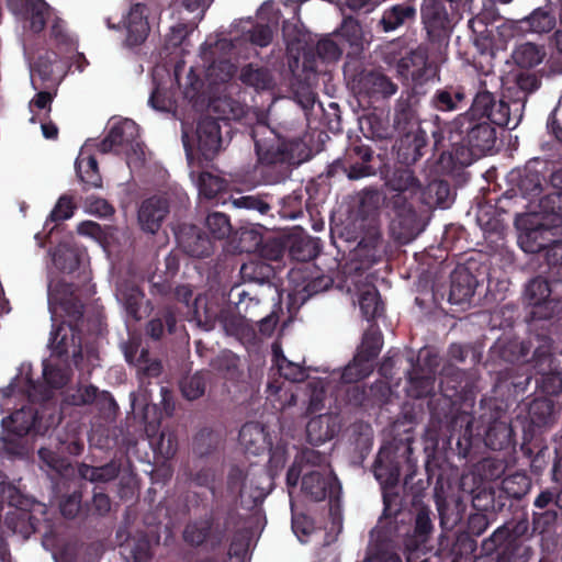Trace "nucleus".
Masks as SVG:
<instances>
[{
    "instance_id": "f257e3e1",
    "label": "nucleus",
    "mask_w": 562,
    "mask_h": 562,
    "mask_svg": "<svg viewBox=\"0 0 562 562\" xmlns=\"http://www.w3.org/2000/svg\"><path fill=\"white\" fill-rule=\"evenodd\" d=\"M49 347L52 355L43 364V376L50 389H59L68 382L70 358L79 371L90 373L97 366L95 352L89 348L83 352L80 337L69 325L63 324L50 334Z\"/></svg>"
},
{
    "instance_id": "f03ea898",
    "label": "nucleus",
    "mask_w": 562,
    "mask_h": 562,
    "mask_svg": "<svg viewBox=\"0 0 562 562\" xmlns=\"http://www.w3.org/2000/svg\"><path fill=\"white\" fill-rule=\"evenodd\" d=\"M301 474L300 491L306 499L321 502L340 488L327 464L313 450L304 451L288 472L286 481L291 497L295 493Z\"/></svg>"
},
{
    "instance_id": "7ed1b4c3",
    "label": "nucleus",
    "mask_w": 562,
    "mask_h": 562,
    "mask_svg": "<svg viewBox=\"0 0 562 562\" xmlns=\"http://www.w3.org/2000/svg\"><path fill=\"white\" fill-rule=\"evenodd\" d=\"M496 16L494 3L487 0L482 12L469 21L473 43L482 53L504 49L509 41L524 33L520 20H505L495 27L490 25Z\"/></svg>"
},
{
    "instance_id": "20e7f679",
    "label": "nucleus",
    "mask_w": 562,
    "mask_h": 562,
    "mask_svg": "<svg viewBox=\"0 0 562 562\" xmlns=\"http://www.w3.org/2000/svg\"><path fill=\"white\" fill-rule=\"evenodd\" d=\"M525 108V99H515L510 104L503 100L496 101L492 93L483 91L476 94L470 110L475 120L486 119L495 125L514 130L520 122Z\"/></svg>"
},
{
    "instance_id": "39448f33",
    "label": "nucleus",
    "mask_w": 562,
    "mask_h": 562,
    "mask_svg": "<svg viewBox=\"0 0 562 562\" xmlns=\"http://www.w3.org/2000/svg\"><path fill=\"white\" fill-rule=\"evenodd\" d=\"M182 140L192 178V167L195 160L194 149L196 154H200L205 159H212L221 149L222 136L218 121L209 117L201 120L193 134H189L183 130Z\"/></svg>"
},
{
    "instance_id": "423d86ee",
    "label": "nucleus",
    "mask_w": 562,
    "mask_h": 562,
    "mask_svg": "<svg viewBox=\"0 0 562 562\" xmlns=\"http://www.w3.org/2000/svg\"><path fill=\"white\" fill-rule=\"evenodd\" d=\"M25 394L33 402L44 401L50 396V390L42 385H35L32 381L31 366L27 363H23L13 381L5 389L0 390V411H11L16 401Z\"/></svg>"
},
{
    "instance_id": "0eeeda50",
    "label": "nucleus",
    "mask_w": 562,
    "mask_h": 562,
    "mask_svg": "<svg viewBox=\"0 0 562 562\" xmlns=\"http://www.w3.org/2000/svg\"><path fill=\"white\" fill-rule=\"evenodd\" d=\"M361 351L355 357L342 372H333L331 380L339 379L342 384L356 383L372 371V359L379 353L381 342L379 336H366Z\"/></svg>"
},
{
    "instance_id": "6e6552de",
    "label": "nucleus",
    "mask_w": 562,
    "mask_h": 562,
    "mask_svg": "<svg viewBox=\"0 0 562 562\" xmlns=\"http://www.w3.org/2000/svg\"><path fill=\"white\" fill-rule=\"evenodd\" d=\"M268 481L266 475L233 469L228 476V488L240 497L243 504L250 506L263 499L267 490L263 483Z\"/></svg>"
},
{
    "instance_id": "1a4fd4ad",
    "label": "nucleus",
    "mask_w": 562,
    "mask_h": 562,
    "mask_svg": "<svg viewBox=\"0 0 562 562\" xmlns=\"http://www.w3.org/2000/svg\"><path fill=\"white\" fill-rule=\"evenodd\" d=\"M121 29L125 32V46L134 47L145 42L149 34L147 9L136 3L123 15Z\"/></svg>"
},
{
    "instance_id": "9d476101",
    "label": "nucleus",
    "mask_w": 562,
    "mask_h": 562,
    "mask_svg": "<svg viewBox=\"0 0 562 562\" xmlns=\"http://www.w3.org/2000/svg\"><path fill=\"white\" fill-rule=\"evenodd\" d=\"M9 5L23 26L35 33L44 29L49 16V7L44 0H9Z\"/></svg>"
},
{
    "instance_id": "9b49d317",
    "label": "nucleus",
    "mask_w": 562,
    "mask_h": 562,
    "mask_svg": "<svg viewBox=\"0 0 562 562\" xmlns=\"http://www.w3.org/2000/svg\"><path fill=\"white\" fill-rule=\"evenodd\" d=\"M306 269L308 270V274L306 276L301 274L300 270H293L290 273L292 281L296 282L302 279L304 283L289 294L292 304L297 302H300V304L304 303L310 296L327 290L333 283V279L329 276L312 271L311 266H307Z\"/></svg>"
},
{
    "instance_id": "f8f14e48",
    "label": "nucleus",
    "mask_w": 562,
    "mask_h": 562,
    "mask_svg": "<svg viewBox=\"0 0 562 562\" xmlns=\"http://www.w3.org/2000/svg\"><path fill=\"white\" fill-rule=\"evenodd\" d=\"M169 205L162 196H151L142 202L138 209L137 218L139 226L146 233L155 234L161 226Z\"/></svg>"
},
{
    "instance_id": "ddd939ff",
    "label": "nucleus",
    "mask_w": 562,
    "mask_h": 562,
    "mask_svg": "<svg viewBox=\"0 0 562 562\" xmlns=\"http://www.w3.org/2000/svg\"><path fill=\"white\" fill-rule=\"evenodd\" d=\"M138 137V127L128 119H121L111 123L108 136L98 145L101 153H108L119 147H125Z\"/></svg>"
},
{
    "instance_id": "4468645a",
    "label": "nucleus",
    "mask_w": 562,
    "mask_h": 562,
    "mask_svg": "<svg viewBox=\"0 0 562 562\" xmlns=\"http://www.w3.org/2000/svg\"><path fill=\"white\" fill-rule=\"evenodd\" d=\"M368 277L362 274L357 276L353 281V288H348V291L357 296L360 310L366 318H373L381 314L382 303L379 293L371 282L367 281Z\"/></svg>"
},
{
    "instance_id": "2eb2a0df",
    "label": "nucleus",
    "mask_w": 562,
    "mask_h": 562,
    "mask_svg": "<svg viewBox=\"0 0 562 562\" xmlns=\"http://www.w3.org/2000/svg\"><path fill=\"white\" fill-rule=\"evenodd\" d=\"M397 72L405 80L422 85L435 75L423 52H413L397 63Z\"/></svg>"
},
{
    "instance_id": "dca6fc26",
    "label": "nucleus",
    "mask_w": 562,
    "mask_h": 562,
    "mask_svg": "<svg viewBox=\"0 0 562 562\" xmlns=\"http://www.w3.org/2000/svg\"><path fill=\"white\" fill-rule=\"evenodd\" d=\"M419 359L427 364V372L423 375L417 370H414L409 378L411 389L415 396H423L428 394L432 389L434 374L438 366L437 356L429 349H423L419 352Z\"/></svg>"
},
{
    "instance_id": "f3484780",
    "label": "nucleus",
    "mask_w": 562,
    "mask_h": 562,
    "mask_svg": "<svg viewBox=\"0 0 562 562\" xmlns=\"http://www.w3.org/2000/svg\"><path fill=\"white\" fill-rule=\"evenodd\" d=\"M65 74V65L57 59L55 53L47 52L38 57L31 70L32 83L35 86L36 77L43 81L55 85L61 80Z\"/></svg>"
},
{
    "instance_id": "a211bd4d",
    "label": "nucleus",
    "mask_w": 562,
    "mask_h": 562,
    "mask_svg": "<svg viewBox=\"0 0 562 562\" xmlns=\"http://www.w3.org/2000/svg\"><path fill=\"white\" fill-rule=\"evenodd\" d=\"M239 445L246 453L261 454L269 449L270 442L265 428L258 423H249L239 431Z\"/></svg>"
},
{
    "instance_id": "6ab92c4d",
    "label": "nucleus",
    "mask_w": 562,
    "mask_h": 562,
    "mask_svg": "<svg viewBox=\"0 0 562 562\" xmlns=\"http://www.w3.org/2000/svg\"><path fill=\"white\" fill-rule=\"evenodd\" d=\"M338 430V418L331 414H324L314 417L306 426L307 438L313 445H319L333 439Z\"/></svg>"
},
{
    "instance_id": "aec40b11",
    "label": "nucleus",
    "mask_w": 562,
    "mask_h": 562,
    "mask_svg": "<svg viewBox=\"0 0 562 562\" xmlns=\"http://www.w3.org/2000/svg\"><path fill=\"white\" fill-rule=\"evenodd\" d=\"M422 19L431 35H438L441 31L449 29L448 13L439 0H424Z\"/></svg>"
},
{
    "instance_id": "412c9836",
    "label": "nucleus",
    "mask_w": 562,
    "mask_h": 562,
    "mask_svg": "<svg viewBox=\"0 0 562 562\" xmlns=\"http://www.w3.org/2000/svg\"><path fill=\"white\" fill-rule=\"evenodd\" d=\"M74 291L66 283L55 282L52 278L48 281V308L52 321L56 322L59 317V308L69 312L72 305Z\"/></svg>"
},
{
    "instance_id": "4be33fe9",
    "label": "nucleus",
    "mask_w": 562,
    "mask_h": 562,
    "mask_svg": "<svg viewBox=\"0 0 562 562\" xmlns=\"http://www.w3.org/2000/svg\"><path fill=\"white\" fill-rule=\"evenodd\" d=\"M2 426L9 432L18 436L27 434L32 428H35L37 431L41 430V426H37L36 423V414L34 413V409L24 405L8 417L3 418Z\"/></svg>"
},
{
    "instance_id": "5701e85b",
    "label": "nucleus",
    "mask_w": 562,
    "mask_h": 562,
    "mask_svg": "<svg viewBox=\"0 0 562 562\" xmlns=\"http://www.w3.org/2000/svg\"><path fill=\"white\" fill-rule=\"evenodd\" d=\"M475 281L472 274L465 269L458 270L452 274L449 301L452 304H463L471 300L474 294Z\"/></svg>"
},
{
    "instance_id": "b1692460",
    "label": "nucleus",
    "mask_w": 562,
    "mask_h": 562,
    "mask_svg": "<svg viewBox=\"0 0 562 562\" xmlns=\"http://www.w3.org/2000/svg\"><path fill=\"white\" fill-rule=\"evenodd\" d=\"M93 145V143H86L82 146L76 160V169L81 181L92 187H99L101 179L98 172V164L90 153Z\"/></svg>"
},
{
    "instance_id": "393cba45",
    "label": "nucleus",
    "mask_w": 562,
    "mask_h": 562,
    "mask_svg": "<svg viewBox=\"0 0 562 562\" xmlns=\"http://www.w3.org/2000/svg\"><path fill=\"white\" fill-rule=\"evenodd\" d=\"M82 251L75 247L72 237L63 241L52 255L54 266L64 271L72 272L80 263Z\"/></svg>"
},
{
    "instance_id": "a878e982",
    "label": "nucleus",
    "mask_w": 562,
    "mask_h": 562,
    "mask_svg": "<svg viewBox=\"0 0 562 562\" xmlns=\"http://www.w3.org/2000/svg\"><path fill=\"white\" fill-rule=\"evenodd\" d=\"M416 9L414 5L409 3L396 4L384 11L381 24L385 32H391L414 21Z\"/></svg>"
},
{
    "instance_id": "bb28decb",
    "label": "nucleus",
    "mask_w": 562,
    "mask_h": 562,
    "mask_svg": "<svg viewBox=\"0 0 562 562\" xmlns=\"http://www.w3.org/2000/svg\"><path fill=\"white\" fill-rule=\"evenodd\" d=\"M555 24L557 20L553 13L542 8L536 9L530 15L520 20V26H522L524 33H548L553 30Z\"/></svg>"
},
{
    "instance_id": "cd10ccee",
    "label": "nucleus",
    "mask_w": 562,
    "mask_h": 562,
    "mask_svg": "<svg viewBox=\"0 0 562 562\" xmlns=\"http://www.w3.org/2000/svg\"><path fill=\"white\" fill-rule=\"evenodd\" d=\"M544 57V47L531 42L517 45L513 52L514 61L521 68H533L540 65Z\"/></svg>"
},
{
    "instance_id": "c85d7f7f",
    "label": "nucleus",
    "mask_w": 562,
    "mask_h": 562,
    "mask_svg": "<svg viewBox=\"0 0 562 562\" xmlns=\"http://www.w3.org/2000/svg\"><path fill=\"white\" fill-rule=\"evenodd\" d=\"M272 352L274 367L281 376L292 382L304 380L306 375L305 370L299 363L288 360L279 345H273Z\"/></svg>"
},
{
    "instance_id": "c756f323",
    "label": "nucleus",
    "mask_w": 562,
    "mask_h": 562,
    "mask_svg": "<svg viewBox=\"0 0 562 562\" xmlns=\"http://www.w3.org/2000/svg\"><path fill=\"white\" fill-rule=\"evenodd\" d=\"M362 89L368 94L390 97L396 92V86L384 75L371 72L363 77Z\"/></svg>"
},
{
    "instance_id": "7c9ffc66",
    "label": "nucleus",
    "mask_w": 562,
    "mask_h": 562,
    "mask_svg": "<svg viewBox=\"0 0 562 562\" xmlns=\"http://www.w3.org/2000/svg\"><path fill=\"white\" fill-rule=\"evenodd\" d=\"M267 392L274 407L279 409L290 407L296 402V395L284 382H270L267 386Z\"/></svg>"
},
{
    "instance_id": "2f4dec72",
    "label": "nucleus",
    "mask_w": 562,
    "mask_h": 562,
    "mask_svg": "<svg viewBox=\"0 0 562 562\" xmlns=\"http://www.w3.org/2000/svg\"><path fill=\"white\" fill-rule=\"evenodd\" d=\"M117 301L125 307L126 312L135 317L139 318L138 310L143 301L142 292L135 286L120 285L116 290Z\"/></svg>"
},
{
    "instance_id": "473e14b6",
    "label": "nucleus",
    "mask_w": 562,
    "mask_h": 562,
    "mask_svg": "<svg viewBox=\"0 0 562 562\" xmlns=\"http://www.w3.org/2000/svg\"><path fill=\"white\" fill-rule=\"evenodd\" d=\"M551 289L547 280L536 278L531 280L525 291L526 300L533 306H541L542 304H551L548 299L550 296Z\"/></svg>"
},
{
    "instance_id": "72a5a7b5",
    "label": "nucleus",
    "mask_w": 562,
    "mask_h": 562,
    "mask_svg": "<svg viewBox=\"0 0 562 562\" xmlns=\"http://www.w3.org/2000/svg\"><path fill=\"white\" fill-rule=\"evenodd\" d=\"M236 71V67L228 60L211 64L205 70V81L210 86L229 80Z\"/></svg>"
},
{
    "instance_id": "f704fd0d",
    "label": "nucleus",
    "mask_w": 562,
    "mask_h": 562,
    "mask_svg": "<svg viewBox=\"0 0 562 562\" xmlns=\"http://www.w3.org/2000/svg\"><path fill=\"white\" fill-rule=\"evenodd\" d=\"M196 187L201 196L213 199L225 189L226 184L220 177L203 172L198 178Z\"/></svg>"
},
{
    "instance_id": "c9c22d12",
    "label": "nucleus",
    "mask_w": 562,
    "mask_h": 562,
    "mask_svg": "<svg viewBox=\"0 0 562 562\" xmlns=\"http://www.w3.org/2000/svg\"><path fill=\"white\" fill-rule=\"evenodd\" d=\"M119 469L114 463L94 468L87 464L79 467L80 475L91 482H108L117 475Z\"/></svg>"
},
{
    "instance_id": "e433bc0d",
    "label": "nucleus",
    "mask_w": 562,
    "mask_h": 562,
    "mask_svg": "<svg viewBox=\"0 0 562 562\" xmlns=\"http://www.w3.org/2000/svg\"><path fill=\"white\" fill-rule=\"evenodd\" d=\"M240 79L244 83L257 90L268 89L271 85L270 75L263 69L254 68L251 65L241 70Z\"/></svg>"
},
{
    "instance_id": "4c0bfd02",
    "label": "nucleus",
    "mask_w": 562,
    "mask_h": 562,
    "mask_svg": "<svg viewBox=\"0 0 562 562\" xmlns=\"http://www.w3.org/2000/svg\"><path fill=\"white\" fill-rule=\"evenodd\" d=\"M225 330L244 344L251 342L256 338L255 329L247 318H237L225 323Z\"/></svg>"
},
{
    "instance_id": "58836bf2",
    "label": "nucleus",
    "mask_w": 562,
    "mask_h": 562,
    "mask_svg": "<svg viewBox=\"0 0 562 562\" xmlns=\"http://www.w3.org/2000/svg\"><path fill=\"white\" fill-rule=\"evenodd\" d=\"M206 228L215 239L227 237L232 231L227 216L223 213H212L206 217Z\"/></svg>"
},
{
    "instance_id": "ea45409f",
    "label": "nucleus",
    "mask_w": 562,
    "mask_h": 562,
    "mask_svg": "<svg viewBox=\"0 0 562 562\" xmlns=\"http://www.w3.org/2000/svg\"><path fill=\"white\" fill-rule=\"evenodd\" d=\"M464 95L460 91L440 90L436 93L434 102L437 109L441 111H453L458 109V103L463 100Z\"/></svg>"
},
{
    "instance_id": "a19ab883",
    "label": "nucleus",
    "mask_w": 562,
    "mask_h": 562,
    "mask_svg": "<svg viewBox=\"0 0 562 562\" xmlns=\"http://www.w3.org/2000/svg\"><path fill=\"white\" fill-rule=\"evenodd\" d=\"M8 502L10 506L23 508L26 501L21 495L19 490L10 483H7L3 475L0 473V503Z\"/></svg>"
},
{
    "instance_id": "79ce46f5",
    "label": "nucleus",
    "mask_w": 562,
    "mask_h": 562,
    "mask_svg": "<svg viewBox=\"0 0 562 562\" xmlns=\"http://www.w3.org/2000/svg\"><path fill=\"white\" fill-rule=\"evenodd\" d=\"M121 548L123 553H128L134 559V562H140L149 554V542L145 538L138 541L134 538L128 539Z\"/></svg>"
},
{
    "instance_id": "37998d69",
    "label": "nucleus",
    "mask_w": 562,
    "mask_h": 562,
    "mask_svg": "<svg viewBox=\"0 0 562 562\" xmlns=\"http://www.w3.org/2000/svg\"><path fill=\"white\" fill-rule=\"evenodd\" d=\"M52 100L53 95L49 92H38L30 102V111L32 113L30 122L35 123L37 119H41L42 112L47 115L50 111Z\"/></svg>"
},
{
    "instance_id": "c03bdc74",
    "label": "nucleus",
    "mask_w": 562,
    "mask_h": 562,
    "mask_svg": "<svg viewBox=\"0 0 562 562\" xmlns=\"http://www.w3.org/2000/svg\"><path fill=\"white\" fill-rule=\"evenodd\" d=\"M77 232L79 235L90 237L98 241L102 246L103 250L110 255L111 250L105 241V235L100 225L91 221L82 222L78 225Z\"/></svg>"
},
{
    "instance_id": "a18cd8bd",
    "label": "nucleus",
    "mask_w": 562,
    "mask_h": 562,
    "mask_svg": "<svg viewBox=\"0 0 562 562\" xmlns=\"http://www.w3.org/2000/svg\"><path fill=\"white\" fill-rule=\"evenodd\" d=\"M248 547L249 539L246 533L236 536L229 547V562H247Z\"/></svg>"
},
{
    "instance_id": "49530a36",
    "label": "nucleus",
    "mask_w": 562,
    "mask_h": 562,
    "mask_svg": "<svg viewBox=\"0 0 562 562\" xmlns=\"http://www.w3.org/2000/svg\"><path fill=\"white\" fill-rule=\"evenodd\" d=\"M205 383L201 374H194L187 378L181 383V391L188 400H195L204 393Z\"/></svg>"
},
{
    "instance_id": "de8ad7c7",
    "label": "nucleus",
    "mask_w": 562,
    "mask_h": 562,
    "mask_svg": "<svg viewBox=\"0 0 562 562\" xmlns=\"http://www.w3.org/2000/svg\"><path fill=\"white\" fill-rule=\"evenodd\" d=\"M292 529L297 539L304 543L307 538L314 532V524L310 517L305 515H293Z\"/></svg>"
},
{
    "instance_id": "09e8293b",
    "label": "nucleus",
    "mask_w": 562,
    "mask_h": 562,
    "mask_svg": "<svg viewBox=\"0 0 562 562\" xmlns=\"http://www.w3.org/2000/svg\"><path fill=\"white\" fill-rule=\"evenodd\" d=\"M150 106L157 111H169L172 106V100L167 89L160 86L156 87L151 92L149 100Z\"/></svg>"
},
{
    "instance_id": "8fccbe9b",
    "label": "nucleus",
    "mask_w": 562,
    "mask_h": 562,
    "mask_svg": "<svg viewBox=\"0 0 562 562\" xmlns=\"http://www.w3.org/2000/svg\"><path fill=\"white\" fill-rule=\"evenodd\" d=\"M213 111L217 112L223 119H236L241 113V109L231 99H216L211 103Z\"/></svg>"
},
{
    "instance_id": "3c124183",
    "label": "nucleus",
    "mask_w": 562,
    "mask_h": 562,
    "mask_svg": "<svg viewBox=\"0 0 562 562\" xmlns=\"http://www.w3.org/2000/svg\"><path fill=\"white\" fill-rule=\"evenodd\" d=\"M210 530L207 521L189 525L184 530V539L192 544L202 543Z\"/></svg>"
},
{
    "instance_id": "603ef678",
    "label": "nucleus",
    "mask_w": 562,
    "mask_h": 562,
    "mask_svg": "<svg viewBox=\"0 0 562 562\" xmlns=\"http://www.w3.org/2000/svg\"><path fill=\"white\" fill-rule=\"evenodd\" d=\"M263 128V126H258L254 132L255 137V144H256V150L259 157V160L272 164L279 159V155L281 154L280 148L273 149V147H268L265 143L257 139V135L260 133V130Z\"/></svg>"
},
{
    "instance_id": "864d4df0",
    "label": "nucleus",
    "mask_w": 562,
    "mask_h": 562,
    "mask_svg": "<svg viewBox=\"0 0 562 562\" xmlns=\"http://www.w3.org/2000/svg\"><path fill=\"white\" fill-rule=\"evenodd\" d=\"M233 204L235 207L255 210L260 214H267L270 210V206L268 203H266L265 201H262L259 198L251 196V195L237 198L233 201Z\"/></svg>"
},
{
    "instance_id": "5fc2aeb1",
    "label": "nucleus",
    "mask_w": 562,
    "mask_h": 562,
    "mask_svg": "<svg viewBox=\"0 0 562 562\" xmlns=\"http://www.w3.org/2000/svg\"><path fill=\"white\" fill-rule=\"evenodd\" d=\"M340 35L351 45H359L362 38V31L359 23L352 19H346L340 29Z\"/></svg>"
},
{
    "instance_id": "6e6d98bb",
    "label": "nucleus",
    "mask_w": 562,
    "mask_h": 562,
    "mask_svg": "<svg viewBox=\"0 0 562 562\" xmlns=\"http://www.w3.org/2000/svg\"><path fill=\"white\" fill-rule=\"evenodd\" d=\"M97 396V389L92 385L80 386L75 393L67 395L66 402L72 405L91 403Z\"/></svg>"
},
{
    "instance_id": "4d7b16f0",
    "label": "nucleus",
    "mask_w": 562,
    "mask_h": 562,
    "mask_svg": "<svg viewBox=\"0 0 562 562\" xmlns=\"http://www.w3.org/2000/svg\"><path fill=\"white\" fill-rule=\"evenodd\" d=\"M310 387L311 395L307 409L310 412H317L323 407V402L325 398L324 383L321 380L312 381L310 382Z\"/></svg>"
},
{
    "instance_id": "13d9d810",
    "label": "nucleus",
    "mask_w": 562,
    "mask_h": 562,
    "mask_svg": "<svg viewBox=\"0 0 562 562\" xmlns=\"http://www.w3.org/2000/svg\"><path fill=\"white\" fill-rule=\"evenodd\" d=\"M177 450V438L170 431H162L157 443V451L164 458H170Z\"/></svg>"
},
{
    "instance_id": "bf43d9fd",
    "label": "nucleus",
    "mask_w": 562,
    "mask_h": 562,
    "mask_svg": "<svg viewBox=\"0 0 562 562\" xmlns=\"http://www.w3.org/2000/svg\"><path fill=\"white\" fill-rule=\"evenodd\" d=\"M318 55L327 60H337L341 55L338 44L330 38H324L317 44Z\"/></svg>"
},
{
    "instance_id": "052dcab7",
    "label": "nucleus",
    "mask_w": 562,
    "mask_h": 562,
    "mask_svg": "<svg viewBox=\"0 0 562 562\" xmlns=\"http://www.w3.org/2000/svg\"><path fill=\"white\" fill-rule=\"evenodd\" d=\"M74 214V204L72 201L67 196H61L54 210L50 213L52 221H63L68 220Z\"/></svg>"
},
{
    "instance_id": "680f3d73",
    "label": "nucleus",
    "mask_w": 562,
    "mask_h": 562,
    "mask_svg": "<svg viewBox=\"0 0 562 562\" xmlns=\"http://www.w3.org/2000/svg\"><path fill=\"white\" fill-rule=\"evenodd\" d=\"M516 87L522 92V95L517 97V99L526 100L528 93L533 92L539 88V80L535 75L521 74L517 76Z\"/></svg>"
},
{
    "instance_id": "e2e57ef3",
    "label": "nucleus",
    "mask_w": 562,
    "mask_h": 562,
    "mask_svg": "<svg viewBox=\"0 0 562 562\" xmlns=\"http://www.w3.org/2000/svg\"><path fill=\"white\" fill-rule=\"evenodd\" d=\"M547 231H548V228L546 227V225L540 224L537 228L531 229L530 232L526 233L525 236H520L521 248L528 252H536V251L544 248L547 245L543 241H539L535 245H528L527 241L529 239H536L538 234H542Z\"/></svg>"
},
{
    "instance_id": "0e129e2a",
    "label": "nucleus",
    "mask_w": 562,
    "mask_h": 562,
    "mask_svg": "<svg viewBox=\"0 0 562 562\" xmlns=\"http://www.w3.org/2000/svg\"><path fill=\"white\" fill-rule=\"evenodd\" d=\"M145 159V151L143 145L137 142V138L134 143H130L126 146V161L130 167H138Z\"/></svg>"
},
{
    "instance_id": "69168bd1",
    "label": "nucleus",
    "mask_w": 562,
    "mask_h": 562,
    "mask_svg": "<svg viewBox=\"0 0 562 562\" xmlns=\"http://www.w3.org/2000/svg\"><path fill=\"white\" fill-rule=\"evenodd\" d=\"M261 237L254 231H244L240 234V251L251 252L258 249Z\"/></svg>"
},
{
    "instance_id": "338daca9",
    "label": "nucleus",
    "mask_w": 562,
    "mask_h": 562,
    "mask_svg": "<svg viewBox=\"0 0 562 562\" xmlns=\"http://www.w3.org/2000/svg\"><path fill=\"white\" fill-rule=\"evenodd\" d=\"M272 38V32L268 25H258L250 34V42L258 46H267Z\"/></svg>"
},
{
    "instance_id": "774afa93",
    "label": "nucleus",
    "mask_w": 562,
    "mask_h": 562,
    "mask_svg": "<svg viewBox=\"0 0 562 562\" xmlns=\"http://www.w3.org/2000/svg\"><path fill=\"white\" fill-rule=\"evenodd\" d=\"M88 212L99 216H109L112 214V206L103 199H90L87 204Z\"/></svg>"
}]
</instances>
